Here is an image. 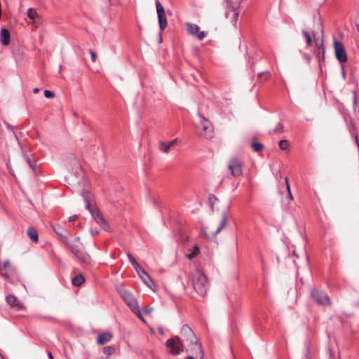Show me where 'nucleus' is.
Here are the masks:
<instances>
[{
	"label": "nucleus",
	"instance_id": "412c9836",
	"mask_svg": "<svg viewBox=\"0 0 359 359\" xmlns=\"http://www.w3.org/2000/svg\"><path fill=\"white\" fill-rule=\"evenodd\" d=\"M6 301L9 305L15 307L17 309H22L23 307L22 304L18 301V299L14 295H8Z\"/></svg>",
	"mask_w": 359,
	"mask_h": 359
},
{
	"label": "nucleus",
	"instance_id": "de8ad7c7",
	"mask_svg": "<svg viewBox=\"0 0 359 359\" xmlns=\"http://www.w3.org/2000/svg\"><path fill=\"white\" fill-rule=\"evenodd\" d=\"M54 231H55L58 235H60V236H61V241H62V237H64L65 236H62V234H60V233H59V231H56L55 229H54Z\"/></svg>",
	"mask_w": 359,
	"mask_h": 359
},
{
	"label": "nucleus",
	"instance_id": "9d476101",
	"mask_svg": "<svg viewBox=\"0 0 359 359\" xmlns=\"http://www.w3.org/2000/svg\"><path fill=\"white\" fill-rule=\"evenodd\" d=\"M198 114L201 118V122L198 125V130H203V133H201V135L208 139L212 138L213 136V128L212 124L208 120L203 116L201 113Z\"/></svg>",
	"mask_w": 359,
	"mask_h": 359
},
{
	"label": "nucleus",
	"instance_id": "6ab92c4d",
	"mask_svg": "<svg viewBox=\"0 0 359 359\" xmlns=\"http://www.w3.org/2000/svg\"><path fill=\"white\" fill-rule=\"evenodd\" d=\"M24 156L29 167L32 168L33 172L36 173L37 170V165L35 158L32 157V154H29L27 152L25 151Z\"/></svg>",
	"mask_w": 359,
	"mask_h": 359
},
{
	"label": "nucleus",
	"instance_id": "20e7f679",
	"mask_svg": "<svg viewBox=\"0 0 359 359\" xmlns=\"http://www.w3.org/2000/svg\"><path fill=\"white\" fill-rule=\"evenodd\" d=\"M62 243L81 264L86 266L92 264L93 261L90 256L81 245L69 243L67 236L62 237Z\"/></svg>",
	"mask_w": 359,
	"mask_h": 359
},
{
	"label": "nucleus",
	"instance_id": "ddd939ff",
	"mask_svg": "<svg viewBox=\"0 0 359 359\" xmlns=\"http://www.w3.org/2000/svg\"><path fill=\"white\" fill-rule=\"evenodd\" d=\"M186 27L190 35L196 36L199 40H203L208 36V32L205 31L200 32V27L196 24L187 22L186 23Z\"/></svg>",
	"mask_w": 359,
	"mask_h": 359
},
{
	"label": "nucleus",
	"instance_id": "603ef678",
	"mask_svg": "<svg viewBox=\"0 0 359 359\" xmlns=\"http://www.w3.org/2000/svg\"><path fill=\"white\" fill-rule=\"evenodd\" d=\"M79 240H80L79 237H78V238H76L75 239V241H79Z\"/></svg>",
	"mask_w": 359,
	"mask_h": 359
},
{
	"label": "nucleus",
	"instance_id": "a19ab883",
	"mask_svg": "<svg viewBox=\"0 0 359 359\" xmlns=\"http://www.w3.org/2000/svg\"><path fill=\"white\" fill-rule=\"evenodd\" d=\"M78 218V216L76 215H72L71 217H69V222H74L75 220H76Z\"/></svg>",
	"mask_w": 359,
	"mask_h": 359
},
{
	"label": "nucleus",
	"instance_id": "f03ea898",
	"mask_svg": "<svg viewBox=\"0 0 359 359\" xmlns=\"http://www.w3.org/2000/svg\"><path fill=\"white\" fill-rule=\"evenodd\" d=\"M181 335L180 338L182 339V344L184 346H187V351L189 350H196L198 351L201 357L203 356L202 345L200 344L192 329L188 325L185 324L182 326Z\"/></svg>",
	"mask_w": 359,
	"mask_h": 359
},
{
	"label": "nucleus",
	"instance_id": "473e14b6",
	"mask_svg": "<svg viewBox=\"0 0 359 359\" xmlns=\"http://www.w3.org/2000/svg\"><path fill=\"white\" fill-rule=\"evenodd\" d=\"M131 311L140 319L142 320L143 322H145V320L144 319L142 315V313L140 310V308H139V306H136L135 307H134L133 309H131Z\"/></svg>",
	"mask_w": 359,
	"mask_h": 359
},
{
	"label": "nucleus",
	"instance_id": "c85d7f7f",
	"mask_svg": "<svg viewBox=\"0 0 359 359\" xmlns=\"http://www.w3.org/2000/svg\"><path fill=\"white\" fill-rule=\"evenodd\" d=\"M283 130H284V126H283V123L279 122L276 125V128L273 130L269 132V134L273 135L276 133H280L283 132Z\"/></svg>",
	"mask_w": 359,
	"mask_h": 359
},
{
	"label": "nucleus",
	"instance_id": "aec40b11",
	"mask_svg": "<svg viewBox=\"0 0 359 359\" xmlns=\"http://www.w3.org/2000/svg\"><path fill=\"white\" fill-rule=\"evenodd\" d=\"M11 35L7 29H2L0 32V41L4 46H8L10 43Z\"/></svg>",
	"mask_w": 359,
	"mask_h": 359
},
{
	"label": "nucleus",
	"instance_id": "1a4fd4ad",
	"mask_svg": "<svg viewBox=\"0 0 359 359\" xmlns=\"http://www.w3.org/2000/svg\"><path fill=\"white\" fill-rule=\"evenodd\" d=\"M243 161L236 158L230 159L228 165V169L234 177H238L243 175Z\"/></svg>",
	"mask_w": 359,
	"mask_h": 359
},
{
	"label": "nucleus",
	"instance_id": "7c9ffc66",
	"mask_svg": "<svg viewBox=\"0 0 359 359\" xmlns=\"http://www.w3.org/2000/svg\"><path fill=\"white\" fill-rule=\"evenodd\" d=\"M302 34L306 38L307 46H311L312 44V39L310 34L305 29L302 30Z\"/></svg>",
	"mask_w": 359,
	"mask_h": 359
},
{
	"label": "nucleus",
	"instance_id": "f257e3e1",
	"mask_svg": "<svg viewBox=\"0 0 359 359\" xmlns=\"http://www.w3.org/2000/svg\"><path fill=\"white\" fill-rule=\"evenodd\" d=\"M82 196L83 198L86 208L90 212L92 217L94 218L95 222L100 225L104 230H109V225L107 220L104 218L102 213L97 209L95 205V199L93 195L90 191L88 190L82 191Z\"/></svg>",
	"mask_w": 359,
	"mask_h": 359
},
{
	"label": "nucleus",
	"instance_id": "79ce46f5",
	"mask_svg": "<svg viewBox=\"0 0 359 359\" xmlns=\"http://www.w3.org/2000/svg\"><path fill=\"white\" fill-rule=\"evenodd\" d=\"M355 26L357 27L358 31L359 32V13L358 18L355 20Z\"/></svg>",
	"mask_w": 359,
	"mask_h": 359
},
{
	"label": "nucleus",
	"instance_id": "4468645a",
	"mask_svg": "<svg viewBox=\"0 0 359 359\" xmlns=\"http://www.w3.org/2000/svg\"><path fill=\"white\" fill-rule=\"evenodd\" d=\"M243 0H226L227 6L233 12V18L235 23L237 22L239 13L237 10L240 8Z\"/></svg>",
	"mask_w": 359,
	"mask_h": 359
},
{
	"label": "nucleus",
	"instance_id": "5701e85b",
	"mask_svg": "<svg viewBox=\"0 0 359 359\" xmlns=\"http://www.w3.org/2000/svg\"><path fill=\"white\" fill-rule=\"evenodd\" d=\"M27 236L29 237L30 240L32 242H34L35 243H38V241H39V235H38L37 231L34 228L29 227L27 229Z\"/></svg>",
	"mask_w": 359,
	"mask_h": 359
},
{
	"label": "nucleus",
	"instance_id": "423d86ee",
	"mask_svg": "<svg viewBox=\"0 0 359 359\" xmlns=\"http://www.w3.org/2000/svg\"><path fill=\"white\" fill-rule=\"evenodd\" d=\"M165 346L170 348V353L173 355H179L184 347L182 339L179 336L168 339L165 342Z\"/></svg>",
	"mask_w": 359,
	"mask_h": 359
},
{
	"label": "nucleus",
	"instance_id": "37998d69",
	"mask_svg": "<svg viewBox=\"0 0 359 359\" xmlns=\"http://www.w3.org/2000/svg\"><path fill=\"white\" fill-rule=\"evenodd\" d=\"M99 231L97 230H91V234L93 236L98 235Z\"/></svg>",
	"mask_w": 359,
	"mask_h": 359
},
{
	"label": "nucleus",
	"instance_id": "f3484780",
	"mask_svg": "<svg viewBox=\"0 0 359 359\" xmlns=\"http://www.w3.org/2000/svg\"><path fill=\"white\" fill-rule=\"evenodd\" d=\"M177 142V140L175 139L172 141H170L168 142H160L159 143V149L163 151V153H168L170 148L173 146H175Z\"/></svg>",
	"mask_w": 359,
	"mask_h": 359
},
{
	"label": "nucleus",
	"instance_id": "a18cd8bd",
	"mask_svg": "<svg viewBox=\"0 0 359 359\" xmlns=\"http://www.w3.org/2000/svg\"><path fill=\"white\" fill-rule=\"evenodd\" d=\"M158 332L160 334H164V331H163V328H159L158 329Z\"/></svg>",
	"mask_w": 359,
	"mask_h": 359
},
{
	"label": "nucleus",
	"instance_id": "6e6552de",
	"mask_svg": "<svg viewBox=\"0 0 359 359\" xmlns=\"http://www.w3.org/2000/svg\"><path fill=\"white\" fill-rule=\"evenodd\" d=\"M116 290L130 309L138 305L137 302L133 294L130 291L127 290L123 285L121 284L117 285Z\"/></svg>",
	"mask_w": 359,
	"mask_h": 359
},
{
	"label": "nucleus",
	"instance_id": "39448f33",
	"mask_svg": "<svg viewBox=\"0 0 359 359\" xmlns=\"http://www.w3.org/2000/svg\"><path fill=\"white\" fill-rule=\"evenodd\" d=\"M191 279L196 292L201 296H204L208 288L206 276L201 270L196 269L191 273Z\"/></svg>",
	"mask_w": 359,
	"mask_h": 359
},
{
	"label": "nucleus",
	"instance_id": "0eeeda50",
	"mask_svg": "<svg viewBox=\"0 0 359 359\" xmlns=\"http://www.w3.org/2000/svg\"><path fill=\"white\" fill-rule=\"evenodd\" d=\"M311 297L318 305L326 306L331 304L330 298L327 294L323 290L312 288Z\"/></svg>",
	"mask_w": 359,
	"mask_h": 359
},
{
	"label": "nucleus",
	"instance_id": "a878e982",
	"mask_svg": "<svg viewBox=\"0 0 359 359\" xmlns=\"http://www.w3.org/2000/svg\"><path fill=\"white\" fill-rule=\"evenodd\" d=\"M348 128L349 130V133H351V136L355 139V135H358L357 133V127L355 126V123L351 121L349 124L348 125Z\"/></svg>",
	"mask_w": 359,
	"mask_h": 359
},
{
	"label": "nucleus",
	"instance_id": "a211bd4d",
	"mask_svg": "<svg viewBox=\"0 0 359 359\" xmlns=\"http://www.w3.org/2000/svg\"><path fill=\"white\" fill-rule=\"evenodd\" d=\"M127 256L137 273H143L144 274H146V271L138 264V262L130 252L127 254Z\"/></svg>",
	"mask_w": 359,
	"mask_h": 359
},
{
	"label": "nucleus",
	"instance_id": "58836bf2",
	"mask_svg": "<svg viewBox=\"0 0 359 359\" xmlns=\"http://www.w3.org/2000/svg\"><path fill=\"white\" fill-rule=\"evenodd\" d=\"M90 56H91V60L93 62H95L96 61V58H97V54L95 51H93V50H90Z\"/></svg>",
	"mask_w": 359,
	"mask_h": 359
},
{
	"label": "nucleus",
	"instance_id": "c756f323",
	"mask_svg": "<svg viewBox=\"0 0 359 359\" xmlns=\"http://www.w3.org/2000/svg\"><path fill=\"white\" fill-rule=\"evenodd\" d=\"M9 266L10 262L8 261H6L0 264V273L5 278H7L8 276L6 273H3V271L6 270Z\"/></svg>",
	"mask_w": 359,
	"mask_h": 359
},
{
	"label": "nucleus",
	"instance_id": "dca6fc26",
	"mask_svg": "<svg viewBox=\"0 0 359 359\" xmlns=\"http://www.w3.org/2000/svg\"><path fill=\"white\" fill-rule=\"evenodd\" d=\"M316 44L317 46V47L318 48V50L316 52V56L318 57L319 62L321 63L322 62H324V60H325V50L323 47V41L320 42L318 41H316Z\"/></svg>",
	"mask_w": 359,
	"mask_h": 359
},
{
	"label": "nucleus",
	"instance_id": "2eb2a0df",
	"mask_svg": "<svg viewBox=\"0 0 359 359\" xmlns=\"http://www.w3.org/2000/svg\"><path fill=\"white\" fill-rule=\"evenodd\" d=\"M113 334L109 332H104L100 334L97 337V343L100 345H104L111 340Z\"/></svg>",
	"mask_w": 359,
	"mask_h": 359
},
{
	"label": "nucleus",
	"instance_id": "09e8293b",
	"mask_svg": "<svg viewBox=\"0 0 359 359\" xmlns=\"http://www.w3.org/2000/svg\"><path fill=\"white\" fill-rule=\"evenodd\" d=\"M185 359H195V358L192 356H188Z\"/></svg>",
	"mask_w": 359,
	"mask_h": 359
},
{
	"label": "nucleus",
	"instance_id": "f8f14e48",
	"mask_svg": "<svg viewBox=\"0 0 359 359\" xmlns=\"http://www.w3.org/2000/svg\"><path fill=\"white\" fill-rule=\"evenodd\" d=\"M155 4L156 7L159 27L161 31H163L166 28L168 25L165 10L158 0H156Z\"/></svg>",
	"mask_w": 359,
	"mask_h": 359
},
{
	"label": "nucleus",
	"instance_id": "49530a36",
	"mask_svg": "<svg viewBox=\"0 0 359 359\" xmlns=\"http://www.w3.org/2000/svg\"><path fill=\"white\" fill-rule=\"evenodd\" d=\"M39 92V88H34V90H33V93H34L36 94V93H37Z\"/></svg>",
	"mask_w": 359,
	"mask_h": 359
},
{
	"label": "nucleus",
	"instance_id": "cd10ccee",
	"mask_svg": "<svg viewBox=\"0 0 359 359\" xmlns=\"http://www.w3.org/2000/svg\"><path fill=\"white\" fill-rule=\"evenodd\" d=\"M251 147L252 148V149L255 151L259 152V151H262V149L264 148V145L261 142L254 141L251 144Z\"/></svg>",
	"mask_w": 359,
	"mask_h": 359
},
{
	"label": "nucleus",
	"instance_id": "c9c22d12",
	"mask_svg": "<svg viewBox=\"0 0 359 359\" xmlns=\"http://www.w3.org/2000/svg\"><path fill=\"white\" fill-rule=\"evenodd\" d=\"M285 182H286V187H287V197L290 200H293V196H292V194L291 193V190H290V184H289L288 179L287 177L285 178Z\"/></svg>",
	"mask_w": 359,
	"mask_h": 359
},
{
	"label": "nucleus",
	"instance_id": "2f4dec72",
	"mask_svg": "<svg viewBox=\"0 0 359 359\" xmlns=\"http://www.w3.org/2000/svg\"><path fill=\"white\" fill-rule=\"evenodd\" d=\"M199 252H200L199 248L198 246H194L191 253L187 255V257L189 259H192L193 258L196 257L199 254Z\"/></svg>",
	"mask_w": 359,
	"mask_h": 359
},
{
	"label": "nucleus",
	"instance_id": "8fccbe9b",
	"mask_svg": "<svg viewBox=\"0 0 359 359\" xmlns=\"http://www.w3.org/2000/svg\"><path fill=\"white\" fill-rule=\"evenodd\" d=\"M264 74V72H262V73H259V74H258V77H259V78H260V77L262 76V75H263Z\"/></svg>",
	"mask_w": 359,
	"mask_h": 359
},
{
	"label": "nucleus",
	"instance_id": "9b49d317",
	"mask_svg": "<svg viewBox=\"0 0 359 359\" xmlns=\"http://www.w3.org/2000/svg\"><path fill=\"white\" fill-rule=\"evenodd\" d=\"M334 48L335 56L338 61L341 63L346 62L347 61V54L344 44L338 40H334Z\"/></svg>",
	"mask_w": 359,
	"mask_h": 359
},
{
	"label": "nucleus",
	"instance_id": "3c124183",
	"mask_svg": "<svg viewBox=\"0 0 359 359\" xmlns=\"http://www.w3.org/2000/svg\"><path fill=\"white\" fill-rule=\"evenodd\" d=\"M0 359H4V356L0 353Z\"/></svg>",
	"mask_w": 359,
	"mask_h": 359
},
{
	"label": "nucleus",
	"instance_id": "393cba45",
	"mask_svg": "<svg viewBox=\"0 0 359 359\" xmlns=\"http://www.w3.org/2000/svg\"><path fill=\"white\" fill-rule=\"evenodd\" d=\"M140 277L144 281V283L149 287H151V285L154 284V281L149 275V273L146 271V274L143 273H138Z\"/></svg>",
	"mask_w": 359,
	"mask_h": 359
},
{
	"label": "nucleus",
	"instance_id": "4c0bfd02",
	"mask_svg": "<svg viewBox=\"0 0 359 359\" xmlns=\"http://www.w3.org/2000/svg\"><path fill=\"white\" fill-rule=\"evenodd\" d=\"M357 104H358L357 95H356V93L354 92L353 93V109H354L355 111H356Z\"/></svg>",
	"mask_w": 359,
	"mask_h": 359
},
{
	"label": "nucleus",
	"instance_id": "4be33fe9",
	"mask_svg": "<svg viewBox=\"0 0 359 359\" xmlns=\"http://www.w3.org/2000/svg\"><path fill=\"white\" fill-rule=\"evenodd\" d=\"M228 220V215L226 212H223L222 214V219L220 221L219 225L217 228L215 232L214 233L215 235L218 234L222 231L223 229H224L226 226Z\"/></svg>",
	"mask_w": 359,
	"mask_h": 359
},
{
	"label": "nucleus",
	"instance_id": "72a5a7b5",
	"mask_svg": "<svg viewBox=\"0 0 359 359\" xmlns=\"http://www.w3.org/2000/svg\"><path fill=\"white\" fill-rule=\"evenodd\" d=\"M114 352L115 348L113 346H105L103 348V353L108 356L112 355L113 353H114Z\"/></svg>",
	"mask_w": 359,
	"mask_h": 359
},
{
	"label": "nucleus",
	"instance_id": "7ed1b4c3",
	"mask_svg": "<svg viewBox=\"0 0 359 359\" xmlns=\"http://www.w3.org/2000/svg\"><path fill=\"white\" fill-rule=\"evenodd\" d=\"M62 243L81 264L86 266L92 264L93 261L90 256L81 245L69 243L67 236L62 237Z\"/></svg>",
	"mask_w": 359,
	"mask_h": 359
},
{
	"label": "nucleus",
	"instance_id": "b1692460",
	"mask_svg": "<svg viewBox=\"0 0 359 359\" xmlns=\"http://www.w3.org/2000/svg\"><path fill=\"white\" fill-rule=\"evenodd\" d=\"M85 282V278L82 274H79L72 279V283L74 286L79 287Z\"/></svg>",
	"mask_w": 359,
	"mask_h": 359
},
{
	"label": "nucleus",
	"instance_id": "bb28decb",
	"mask_svg": "<svg viewBox=\"0 0 359 359\" xmlns=\"http://www.w3.org/2000/svg\"><path fill=\"white\" fill-rule=\"evenodd\" d=\"M27 16L31 20H37L39 19V15H38L36 11L34 8H29L27 12Z\"/></svg>",
	"mask_w": 359,
	"mask_h": 359
},
{
	"label": "nucleus",
	"instance_id": "ea45409f",
	"mask_svg": "<svg viewBox=\"0 0 359 359\" xmlns=\"http://www.w3.org/2000/svg\"><path fill=\"white\" fill-rule=\"evenodd\" d=\"M143 311L145 313H147V314H149L151 313V312L153 311V309L152 308H147V307H144L143 309Z\"/></svg>",
	"mask_w": 359,
	"mask_h": 359
},
{
	"label": "nucleus",
	"instance_id": "e433bc0d",
	"mask_svg": "<svg viewBox=\"0 0 359 359\" xmlns=\"http://www.w3.org/2000/svg\"><path fill=\"white\" fill-rule=\"evenodd\" d=\"M44 96L46 98H53L55 97V93L50 90H46L44 91Z\"/></svg>",
	"mask_w": 359,
	"mask_h": 359
},
{
	"label": "nucleus",
	"instance_id": "f704fd0d",
	"mask_svg": "<svg viewBox=\"0 0 359 359\" xmlns=\"http://www.w3.org/2000/svg\"><path fill=\"white\" fill-rule=\"evenodd\" d=\"M289 142L286 140H282L279 142V147L281 150L284 151L287 149Z\"/></svg>",
	"mask_w": 359,
	"mask_h": 359
},
{
	"label": "nucleus",
	"instance_id": "c03bdc74",
	"mask_svg": "<svg viewBox=\"0 0 359 359\" xmlns=\"http://www.w3.org/2000/svg\"><path fill=\"white\" fill-rule=\"evenodd\" d=\"M48 356L49 359H53V354L50 351L48 352Z\"/></svg>",
	"mask_w": 359,
	"mask_h": 359
}]
</instances>
